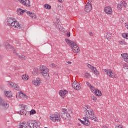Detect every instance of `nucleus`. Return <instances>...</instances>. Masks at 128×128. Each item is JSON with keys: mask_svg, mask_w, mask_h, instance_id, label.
Instances as JSON below:
<instances>
[{"mask_svg": "<svg viewBox=\"0 0 128 128\" xmlns=\"http://www.w3.org/2000/svg\"><path fill=\"white\" fill-rule=\"evenodd\" d=\"M15 20H16V19L14 18H12V17H8V22L9 24L14 22L15 21Z\"/></svg>", "mask_w": 128, "mask_h": 128, "instance_id": "nucleus-25", "label": "nucleus"}, {"mask_svg": "<svg viewBox=\"0 0 128 128\" xmlns=\"http://www.w3.org/2000/svg\"><path fill=\"white\" fill-rule=\"evenodd\" d=\"M62 112L64 113V114H66L68 112V110H66V108H63L62 109Z\"/></svg>", "mask_w": 128, "mask_h": 128, "instance_id": "nucleus-42", "label": "nucleus"}, {"mask_svg": "<svg viewBox=\"0 0 128 128\" xmlns=\"http://www.w3.org/2000/svg\"><path fill=\"white\" fill-rule=\"evenodd\" d=\"M16 0V2H18V1H20V0Z\"/></svg>", "mask_w": 128, "mask_h": 128, "instance_id": "nucleus-52", "label": "nucleus"}, {"mask_svg": "<svg viewBox=\"0 0 128 128\" xmlns=\"http://www.w3.org/2000/svg\"><path fill=\"white\" fill-rule=\"evenodd\" d=\"M72 86L74 90H78L80 88V84L76 81H74V82L72 84Z\"/></svg>", "mask_w": 128, "mask_h": 128, "instance_id": "nucleus-15", "label": "nucleus"}, {"mask_svg": "<svg viewBox=\"0 0 128 128\" xmlns=\"http://www.w3.org/2000/svg\"><path fill=\"white\" fill-rule=\"evenodd\" d=\"M66 64H72V62L66 61Z\"/></svg>", "mask_w": 128, "mask_h": 128, "instance_id": "nucleus-47", "label": "nucleus"}, {"mask_svg": "<svg viewBox=\"0 0 128 128\" xmlns=\"http://www.w3.org/2000/svg\"><path fill=\"white\" fill-rule=\"evenodd\" d=\"M2 100H3V99L2 98V97H1V96H0V102H2Z\"/></svg>", "mask_w": 128, "mask_h": 128, "instance_id": "nucleus-51", "label": "nucleus"}, {"mask_svg": "<svg viewBox=\"0 0 128 128\" xmlns=\"http://www.w3.org/2000/svg\"><path fill=\"white\" fill-rule=\"evenodd\" d=\"M34 72H35V74H38V72H39L38 68H34Z\"/></svg>", "mask_w": 128, "mask_h": 128, "instance_id": "nucleus-37", "label": "nucleus"}, {"mask_svg": "<svg viewBox=\"0 0 128 128\" xmlns=\"http://www.w3.org/2000/svg\"><path fill=\"white\" fill-rule=\"evenodd\" d=\"M83 119L84 120V125L86 126H88L90 124V120H88L90 118L84 117L83 118Z\"/></svg>", "mask_w": 128, "mask_h": 128, "instance_id": "nucleus-19", "label": "nucleus"}, {"mask_svg": "<svg viewBox=\"0 0 128 128\" xmlns=\"http://www.w3.org/2000/svg\"><path fill=\"white\" fill-rule=\"evenodd\" d=\"M44 8L47 10H50V8H52V6H50V4H46L44 5Z\"/></svg>", "mask_w": 128, "mask_h": 128, "instance_id": "nucleus-33", "label": "nucleus"}, {"mask_svg": "<svg viewBox=\"0 0 128 128\" xmlns=\"http://www.w3.org/2000/svg\"><path fill=\"white\" fill-rule=\"evenodd\" d=\"M92 100H94V102H96V97L92 96Z\"/></svg>", "mask_w": 128, "mask_h": 128, "instance_id": "nucleus-41", "label": "nucleus"}, {"mask_svg": "<svg viewBox=\"0 0 128 128\" xmlns=\"http://www.w3.org/2000/svg\"><path fill=\"white\" fill-rule=\"evenodd\" d=\"M86 84L87 86H88L90 88V86H92V84H90V82H86Z\"/></svg>", "mask_w": 128, "mask_h": 128, "instance_id": "nucleus-40", "label": "nucleus"}, {"mask_svg": "<svg viewBox=\"0 0 128 128\" xmlns=\"http://www.w3.org/2000/svg\"><path fill=\"white\" fill-rule=\"evenodd\" d=\"M50 66H52V68H54V64H50Z\"/></svg>", "mask_w": 128, "mask_h": 128, "instance_id": "nucleus-48", "label": "nucleus"}, {"mask_svg": "<svg viewBox=\"0 0 128 128\" xmlns=\"http://www.w3.org/2000/svg\"><path fill=\"white\" fill-rule=\"evenodd\" d=\"M122 56L124 62H128V54L124 53L122 54Z\"/></svg>", "mask_w": 128, "mask_h": 128, "instance_id": "nucleus-22", "label": "nucleus"}, {"mask_svg": "<svg viewBox=\"0 0 128 128\" xmlns=\"http://www.w3.org/2000/svg\"><path fill=\"white\" fill-rule=\"evenodd\" d=\"M10 86H11L14 90H20V86L17 84H16V83L12 82L10 84Z\"/></svg>", "mask_w": 128, "mask_h": 128, "instance_id": "nucleus-20", "label": "nucleus"}, {"mask_svg": "<svg viewBox=\"0 0 128 128\" xmlns=\"http://www.w3.org/2000/svg\"><path fill=\"white\" fill-rule=\"evenodd\" d=\"M126 24L125 26H126V28L128 30V24Z\"/></svg>", "mask_w": 128, "mask_h": 128, "instance_id": "nucleus-49", "label": "nucleus"}, {"mask_svg": "<svg viewBox=\"0 0 128 128\" xmlns=\"http://www.w3.org/2000/svg\"><path fill=\"white\" fill-rule=\"evenodd\" d=\"M112 38V33L110 32H107L106 34V38L107 40H110Z\"/></svg>", "mask_w": 128, "mask_h": 128, "instance_id": "nucleus-29", "label": "nucleus"}, {"mask_svg": "<svg viewBox=\"0 0 128 128\" xmlns=\"http://www.w3.org/2000/svg\"><path fill=\"white\" fill-rule=\"evenodd\" d=\"M32 84L36 86H39L42 84V81H40V78H37L36 80H34L32 81Z\"/></svg>", "mask_w": 128, "mask_h": 128, "instance_id": "nucleus-11", "label": "nucleus"}, {"mask_svg": "<svg viewBox=\"0 0 128 128\" xmlns=\"http://www.w3.org/2000/svg\"><path fill=\"white\" fill-rule=\"evenodd\" d=\"M18 57L22 60H26V56L24 55H19Z\"/></svg>", "mask_w": 128, "mask_h": 128, "instance_id": "nucleus-31", "label": "nucleus"}, {"mask_svg": "<svg viewBox=\"0 0 128 128\" xmlns=\"http://www.w3.org/2000/svg\"><path fill=\"white\" fill-rule=\"evenodd\" d=\"M89 35L90 36H94V34H92V32H90L89 33Z\"/></svg>", "mask_w": 128, "mask_h": 128, "instance_id": "nucleus-46", "label": "nucleus"}, {"mask_svg": "<svg viewBox=\"0 0 128 128\" xmlns=\"http://www.w3.org/2000/svg\"><path fill=\"white\" fill-rule=\"evenodd\" d=\"M1 46V45L0 44V46Z\"/></svg>", "mask_w": 128, "mask_h": 128, "instance_id": "nucleus-54", "label": "nucleus"}, {"mask_svg": "<svg viewBox=\"0 0 128 128\" xmlns=\"http://www.w3.org/2000/svg\"><path fill=\"white\" fill-rule=\"evenodd\" d=\"M56 28H58V30L60 31V32H64V27L60 26V24H56Z\"/></svg>", "mask_w": 128, "mask_h": 128, "instance_id": "nucleus-30", "label": "nucleus"}, {"mask_svg": "<svg viewBox=\"0 0 128 128\" xmlns=\"http://www.w3.org/2000/svg\"><path fill=\"white\" fill-rule=\"evenodd\" d=\"M28 126H30V128H38L36 126V122L34 121L29 120L26 122Z\"/></svg>", "mask_w": 128, "mask_h": 128, "instance_id": "nucleus-6", "label": "nucleus"}, {"mask_svg": "<svg viewBox=\"0 0 128 128\" xmlns=\"http://www.w3.org/2000/svg\"><path fill=\"white\" fill-rule=\"evenodd\" d=\"M60 2H64V0H58Z\"/></svg>", "mask_w": 128, "mask_h": 128, "instance_id": "nucleus-50", "label": "nucleus"}, {"mask_svg": "<svg viewBox=\"0 0 128 128\" xmlns=\"http://www.w3.org/2000/svg\"><path fill=\"white\" fill-rule=\"evenodd\" d=\"M65 40L68 44L70 45L74 54H78V52H80V48L78 46L76 43L68 38H66Z\"/></svg>", "mask_w": 128, "mask_h": 128, "instance_id": "nucleus-2", "label": "nucleus"}, {"mask_svg": "<svg viewBox=\"0 0 128 128\" xmlns=\"http://www.w3.org/2000/svg\"><path fill=\"white\" fill-rule=\"evenodd\" d=\"M90 89L91 91L92 92H94L96 90V88L94 87V86H91L90 87Z\"/></svg>", "mask_w": 128, "mask_h": 128, "instance_id": "nucleus-38", "label": "nucleus"}, {"mask_svg": "<svg viewBox=\"0 0 128 128\" xmlns=\"http://www.w3.org/2000/svg\"><path fill=\"white\" fill-rule=\"evenodd\" d=\"M50 120L54 122H60V115L58 113L52 114L50 116Z\"/></svg>", "mask_w": 128, "mask_h": 128, "instance_id": "nucleus-4", "label": "nucleus"}, {"mask_svg": "<svg viewBox=\"0 0 128 128\" xmlns=\"http://www.w3.org/2000/svg\"><path fill=\"white\" fill-rule=\"evenodd\" d=\"M87 66L89 68H91L92 72L96 76H98L100 74V72L96 70V68L92 66L90 64H87Z\"/></svg>", "mask_w": 128, "mask_h": 128, "instance_id": "nucleus-8", "label": "nucleus"}, {"mask_svg": "<svg viewBox=\"0 0 128 128\" xmlns=\"http://www.w3.org/2000/svg\"><path fill=\"white\" fill-rule=\"evenodd\" d=\"M78 120H80V122H82V124H84V120H80V119H78Z\"/></svg>", "mask_w": 128, "mask_h": 128, "instance_id": "nucleus-43", "label": "nucleus"}, {"mask_svg": "<svg viewBox=\"0 0 128 128\" xmlns=\"http://www.w3.org/2000/svg\"><path fill=\"white\" fill-rule=\"evenodd\" d=\"M119 44H124V41H119Z\"/></svg>", "mask_w": 128, "mask_h": 128, "instance_id": "nucleus-45", "label": "nucleus"}, {"mask_svg": "<svg viewBox=\"0 0 128 128\" xmlns=\"http://www.w3.org/2000/svg\"><path fill=\"white\" fill-rule=\"evenodd\" d=\"M0 106L2 108H4V110H6L8 108V102L3 100L0 102Z\"/></svg>", "mask_w": 128, "mask_h": 128, "instance_id": "nucleus-7", "label": "nucleus"}, {"mask_svg": "<svg viewBox=\"0 0 128 128\" xmlns=\"http://www.w3.org/2000/svg\"><path fill=\"white\" fill-rule=\"evenodd\" d=\"M94 94L98 96H102V92L98 89H96L94 90Z\"/></svg>", "mask_w": 128, "mask_h": 128, "instance_id": "nucleus-27", "label": "nucleus"}, {"mask_svg": "<svg viewBox=\"0 0 128 128\" xmlns=\"http://www.w3.org/2000/svg\"><path fill=\"white\" fill-rule=\"evenodd\" d=\"M122 36L124 38L128 40V34L124 33L122 34Z\"/></svg>", "mask_w": 128, "mask_h": 128, "instance_id": "nucleus-34", "label": "nucleus"}, {"mask_svg": "<svg viewBox=\"0 0 128 128\" xmlns=\"http://www.w3.org/2000/svg\"><path fill=\"white\" fill-rule=\"evenodd\" d=\"M103 72H105L106 74L110 76V78H116V73L112 72V70L108 69H103Z\"/></svg>", "mask_w": 128, "mask_h": 128, "instance_id": "nucleus-5", "label": "nucleus"}, {"mask_svg": "<svg viewBox=\"0 0 128 128\" xmlns=\"http://www.w3.org/2000/svg\"><path fill=\"white\" fill-rule=\"evenodd\" d=\"M104 12L107 14H112V9L111 7L107 6L104 8Z\"/></svg>", "mask_w": 128, "mask_h": 128, "instance_id": "nucleus-17", "label": "nucleus"}, {"mask_svg": "<svg viewBox=\"0 0 128 128\" xmlns=\"http://www.w3.org/2000/svg\"><path fill=\"white\" fill-rule=\"evenodd\" d=\"M57 10H62V6H60V5H57Z\"/></svg>", "mask_w": 128, "mask_h": 128, "instance_id": "nucleus-39", "label": "nucleus"}, {"mask_svg": "<svg viewBox=\"0 0 128 128\" xmlns=\"http://www.w3.org/2000/svg\"><path fill=\"white\" fill-rule=\"evenodd\" d=\"M22 96H26V95L24 94L22 92H18L16 94V98H22Z\"/></svg>", "mask_w": 128, "mask_h": 128, "instance_id": "nucleus-21", "label": "nucleus"}, {"mask_svg": "<svg viewBox=\"0 0 128 128\" xmlns=\"http://www.w3.org/2000/svg\"><path fill=\"white\" fill-rule=\"evenodd\" d=\"M20 2L24 6H30V0H20Z\"/></svg>", "mask_w": 128, "mask_h": 128, "instance_id": "nucleus-16", "label": "nucleus"}, {"mask_svg": "<svg viewBox=\"0 0 128 128\" xmlns=\"http://www.w3.org/2000/svg\"><path fill=\"white\" fill-rule=\"evenodd\" d=\"M17 14H18L19 16L20 14H24V12H26V10H24L22 8H18L16 10Z\"/></svg>", "mask_w": 128, "mask_h": 128, "instance_id": "nucleus-24", "label": "nucleus"}, {"mask_svg": "<svg viewBox=\"0 0 128 128\" xmlns=\"http://www.w3.org/2000/svg\"><path fill=\"white\" fill-rule=\"evenodd\" d=\"M28 123L26 124V122H23L20 124V128H28V126H26Z\"/></svg>", "mask_w": 128, "mask_h": 128, "instance_id": "nucleus-26", "label": "nucleus"}, {"mask_svg": "<svg viewBox=\"0 0 128 128\" xmlns=\"http://www.w3.org/2000/svg\"><path fill=\"white\" fill-rule=\"evenodd\" d=\"M37 126H40V124H38V125H37Z\"/></svg>", "mask_w": 128, "mask_h": 128, "instance_id": "nucleus-53", "label": "nucleus"}, {"mask_svg": "<svg viewBox=\"0 0 128 128\" xmlns=\"http://www.w3.org/2000/svg\"><path fill=\"white\" fill-rule=\"evenodd\" d=\"M20 106V110L18 112V114H20L21 116H22L24 112L26 110V105L21 104L19 105Z\"/></svg>", "mask_w": 128, "mask_h": 128, "instance_id": "nucleus-14", "label": "nucleus"}, {"mask_svg": "<svg viewBox=\"0 0 128 128\" xmlns=\"http://www.w3.org/2000/svg\"><path fill=\"white\" fill-rule=\"evenodd\" d=\"M84 112L86 114V116L88 118H90V120H94L96 122H98V118L94 116V110H90V106L88 105H85L84 106Z\"/></svg>", "mask_w": 128, "mask_h": 128, "instance_id": "nucleus-1", "label": "nucleus"}, {"mask_svg": "<svg viewBox=\"0 0 128 128\" xmlns=\"http://www.w3.org/2000/svg\"><path fill=\"white\" fill-rule=\"evenodd\" d=\"M36 114V111L34 110H32L30 111V114Z\"/></svg>", "mask_w": 128, "mask_h": 128, "instance_id": "nucleus-36", "label": "nucleus"}, {"mask_svg": "<svg viewBox=\"0 0 128 128\" xmlns=\"http://www.w3.org/2000/svg\"><path fill=\"white\" fill-rule=\"evenodd\" d=\"M22 79L23 80H28V76L26 74H24L22 76Z\"/></svg>", "mask_w": 128, "mask_h": 128, "instance_id": "nucleus-32", "label": "nucleus"}, {"mask_svg": "<svg viewBox=\"0 0 128 128\" xmlns=\"http://www.w3.org/2000/svg\"><path fill=\"white\" fill-rule=\"evenodd\" d=\"M92 4L90 2H88L85 6L84 10L86 12H90L92 10Z\"/></svg>", "mask_w": 128, "mask_h": 128, "instance_id": "nucleus-9", "label": "nucleus"}, {"mask_svg": "<svg viewBox=\"0 0 128 128\" xmlns=\"http://www.w3.org/2000/svg\"><path fill=\"white\" fill-rule=\"evenodd\" d=\"M40 74L43 76L44 78L46 80L50 78V76L48 74V68L44 66H40L39 68Z\"/></svg>", "mask_w": 128, "mask_h": 128, "instance_id": "nucleus-3", "label": "nucleus"}, {"mask_svg": "<svg viewBox=\"0 0 128 128\" xmlns=\"http://www.w3.org/2000/svg\"><path fill=\"white\" fill-rule=\"evenodd\" d=\"M5 96H7L8 98H12V93L10 92V91H6L4 92Z\"/></svg>", "mask_w": 128, "mask_h": 128, "instance_id": "nucleus-28", "label": "nucleus"}, {"mask_svg": "<svg viewBox=\"0 0 128 128\" xmlns=\"http://www.w3.org/2000/svg\"><path fill=\"white\" fill-rule=\"evenodd\" d=\"M4 46L6 50H9V48H11V50L13 51V52H16V51L14 50V48L12 47L8 42H5L4 44Z\"/></svg>", "mask_w": 128, "mask_h": 128, "instance_id": "nucleus-12", "label": "nucleus"}, {"mask_svg": "<svg viewBox=\"0 0 128 128\" xmlns=\"http://www.w3.org/2000/svg\"><path fill=\"white\" fill-rule=\"evenodd\" d=\"M84 76L86 78H90V74H88V72H86L84 74Z\"/></svg>", "mask_w": 128, "mask_h": 128, "instance_id": "nucleus-35", "label": "nucleus"}, {"mask_svg": "<svg viewBox=\"0 0 128 128\" xmlns=\"http://www.w3.org/2000/svg\"><path fill=\"white\" fill-rule=\"evenodd\" d=\"M10 26H14V28H22L20 25V23L16 20L10 24Z\"/></svg>", "mask_w": 128, "mask_h": 128, "instance_id": "nucleus-13", "label": "nucleus"}, {"mask_svg": "<svg viewBox=\"0 0 128 128\" xmlns=\"http://www.w3.org/2000/svg\"><path fill=\"white\" fill-rule=\"evenodd\" d=\"M66 36H68V38H70V32H68L66 34Z\"/></svg>", "mask_w": 128, "mask_h": 128, "instance_id": "nucleus-44", "label": "nucleus"}, {"mask_svg": "<svg viewBox=\"0 0 128 128\" xmlns=\"http://www.w3.org/2000/svg\"><path fill=\"white\" fill-rule=\"evenodd\" d=\"M26 12L28 16H30L32 18H36V15L34 13H32L28 11Z\"/></svg>", "mask_w": 128, "mask_h": 128, "instance_id": "nucleus-23", "label": "nucleus"}, {"mask_svg": "<svg viewBox=\"0 0 128 128\" xmlns=\"http://www.w3.org/2000/svg\"><path fill=\"white\" fill-rule=\"evenodd\" d=\"M117 8L119 10H124L126 8V2L125 1L122 2L120 4H118Z\"/></svg>", "mask_w": 128, "mask_h": 128, "instance_id": "nucleus-10", "label": "nucleus"}, {"mask_svg": "<svg viewBox=\"0 0 128 128\" xmlns=\"http://www.w3.org/2000/svg\"><path fill=\"white\" fill-rule=\"evenodd\" d=\"M68 92V91L66 90H60L59 92L60 96H62V98H64L66 94Z\"/></svg>", "mask_w": 128, "mask_h": 128, "instance_id": "nucleus-18", "label": "nucleus"}]
</instances>
